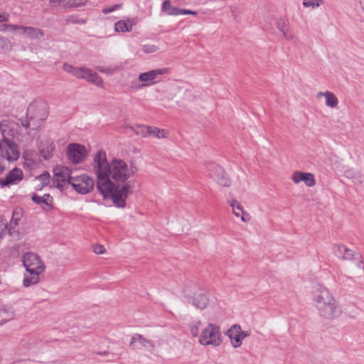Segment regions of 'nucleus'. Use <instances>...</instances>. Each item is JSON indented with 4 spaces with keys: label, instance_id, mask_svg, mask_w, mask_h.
<instances>
[{
    "label": "nucleus",
    "instance_id": "15",
    "mask_svg": "<svg viewBox=\"0 0 364 364\" xmlns=\"http://www.w3.org/2000/svg\"><path fill=\"white\" fill-rule=\"evenodd\" d=\"M23 173L21 168H14L10 171L4 178H0L1 186H10L18 184L22 181Z\"/></svg>",
    "mask_w": 364,
    "mask_h": 364
},
{
    "label": "nucleus",
    "instance_id": "2",
    "mask_svg": "<svg viewBox=\"0 0 364 364\" xmlns=\"http://www.w3.org/2000/svg\"><path fill=\"white\" fill-rule=\"evenodd\" d=\"M22 262L27 274H24L23 285L29 287L40 282V275L46 269V265L42 259L34 252H26L22 256Z\"/></svg>",
    "mask_w": 364,
    "mask_h": 364
},
{
    "label": "nucleus",
    "instance_id": "3",
    "mask_svg": "<svg viewBox=\"0 0 364 364\" xmlns=\"http://www.w3.org/2000/svg\"><path fill=\"white\" fill-rule=\"evenodd\" d=\"M223 342L220 328L218 326L209 323L200 331L198 343L202 346H219Z\"/></svg>",
    "mask_w": 364,
    "mask_h": 364
},
{
    "label": "nucleus",
    "instance_id": "51",
    "mask_svg": "<svg viewBox=\"0 0 364 364\" xmlns=\"http://www.w3.org/2000/svg\"><path fill=\"white\" fill-rule=\"evenodd\" d=\"M0 41H2V42H4V43H5V42H6V40H5L4 38L0 37Z\"/></svg>",
    "mask_w": 364,
    "mask_h": 364
},
{
    "label": "nucleus",
    "instance_id": "23",
    "mask_svg": "<svg viewBox=\"0 0 364 364\" xmlns=\"http://www.w3.org/2000/svg\"><path fill=\"white\" fill-rule=\"evenodd\" d=\"M41 156L46 159H50L55 152V145L51 141H46L43 142L40 148Z\"/></svg>",
    "mask_w": 364,
    "mask_h": 364
},
{
    "label": "nucleus",
    "instance_id": "16",
    "mask_svg": "<svg viewBox=\"0 0 364 364\" xmlns=\"http://www.w3.org/2000/svg\"><path fill=\"white\" fill-rule=\"evenodd\" d=\"M241 326L239 324L232 325L227 331V336L234 348H240L242 345Z\"/></svg>",
    "mask_w": 364,
    "mask_h": 364
},
{
    "label": "nucleus",
    "instance_id": "4",
    "mask_svg": "<svg viewBox=\"0 0 364 364\" xmlns=\"http://www.w3.org/2000/svg\"><path fill=\"white\" fill-rule=\"evenodd\" d=\"M311 295L312 304L316 310L337 300L333 293L328 287L321 284H318L314 287Z\"/></svg>",
    "mask_w": 364,
    "mask_h": 364
},
{
    "label": "nucleus",
    "instance_id": "20",
    "mask_svg": "<svg viewBox=\"0 0 364 364\" xmlns=\"http://www.w3.org/2000/svg\"><path fill=\"white\" fill-rule=\"evenodd\" d=\"M136 23V18H127L126 19L120 20L116 22L114 25V30L118 33L129 32L132 30L133 26Z\"/></svg>",
    "mask_w": 364,
    "mask_h": 364
},
{
    "label": "nucleus",
    "instance_id": "50",
    "mask_svg": "<svg viewBox=\"0 0 364 364\" xmlns=\"http://www.w3.org/2000/svg\"><path fill=\"white\" fill-rule=\"evenodd\" d=\"M9 15L6 14H0V22H4L8 20Z\"/></svg>",
    "mask_w": 364,
    "mask_h": 364
},
{
    "label": "nucleus",
    "instance_id": "17",
    "mask_svg": "<svg viewBox=\"0 0 364 364\" xmlns=\"http://www.w3.org/2000/svg\"><path fill=\"white\" fill-rule=\"evenodd\" d=\"M291 179L295 183L302 181L308 187H312L316 184L314 175L311 173L296 171L293 173Z\"/></svg>",
    "mask_w": 364,
    "mask_h": 364
},
{
    "label": "nucleus",
    "instance_id": "43",
    "mask_svg": "<svg viewBox=\"0 0 364 364\" xmlns=\"http://www.w3.org/2000/svg\"><path fill=\"white\" fill-rule=\"evenodd\" d=\"M121 6H122L121 4H115L114 6H112L105 7V8H104L102 9V13L105 14H107L113 12V11L120 9Z\"/></svg>",
    "mask_w": 364,
    "mask_h": 364
},
{
    "label": "nucleus",
    "instance_id": "19",
    "mask_svg": "<svg viewBox=\"0 0 364 364\" xmlns=\"http://www.w3.org/2000/svg\"><path fill=\"white\" fill-rule=\"evenodd\" d=\"M316 97L320 99L323 97L325 100V105L331 109H336L338 105V99L336 95L331 91L318 92L316 94Z\"/></svg>",
    "mask_w": 364,
    "mask_h": 364
},
{
    "label": "nucleus",
    "instance_id": "5",
    "mask_svg": "<svg viewBox=\"0 0 364 364\" xmlns=\"http://www.w3.org/2000/svg\"><path fill=\"white\" fill-rule=\"evenodd\" d=\"M70 185L76 192L85 195L93 190L95 181L91 176L87 174H81L73 176V178H71Z\"/></svg>",
    "mask_w": 364,
    "mask_h": 364
},
{
    "label": "nucleus",
    "instance_id": "37",
    "mask_svg": "<svg viewBox=\"0 0 364 364\" xmlns=\"http://www.w3.org/2000/svg\"><path fill=\"white\" fill-rule=\"evenodd\" d=\"M143 52L146 54H151L159 50V48L155 44L147 43L142 46Z\"/></svg>",
    "mask_w": 364,
    "mask_h": 364
},
{
    "label": "nucleus",
    "instance_id": "31",
    "mask_svg": "<svg viewBox=\"0 0 364 364\" xmlns=\"http://www.w3.org/2000/svg\"><path fill=\"white\" fill-rule=\"evenodd\" d=\"M168 132L166 129H159L155 127H150L149 136H154L157 139H164L168 136Z\"/></svg>",
    "mask_w": 364,
    "mask_h": 364
},
{
    "label": "nucleus",
    "instance_id": "39",
    "mask_svg": "<svg viewBox=\"0 0 364 364\" xmlns=\"http://www.w3.org/2000/svg\"><path fill=\"white\" fill-rule=\"evenodd\" d=\"M282 33L284 38L287 41H292L295 38V35L294 32L291 31L290 26L284 30Z\"/></svg>",
    "mask_w": 364,
    "mask_h": 364
},
{
    "label": "nucleus",
    "instance_id": "24",
    "mask_svg": "<svg viewBox=\"0 0 364 364\" xmlns=\"http://www.w3.org/2000/svg\"><path fill=\"white\" fill-rule=\"evenodd\" d=\"M208 304V298L205 294L195 295L193 299V305L198 309H204Z\"/></svg>",
    "mask_w": 364,
    "mask_h": 364
},
{
    "label": "nucleus",
    "instance_id": "21",
    "mask_svg": "<svg viewBox=\"0 0 364 364\" xmlns=\"http://www.w3.org/2000/svg\"><path fill=\"white\" fill-rule=\"evenodd\" d=\"M32 200L41 205L45 210H49L52 206L53 198L49 194H45L43 196H37L36 193L32 195Z\"/></svg>",
    "mask_w": 364,
    "mask_h": 364
},
{
    "label": "nucleus",
    "instance_id": "36",
    "mask_svg": "<svg viewBox=\"0 0 364 364\" xmlns=\"http://www.w3.org/2000/svg\"><path fill=\"white\" fill-rule=\"evenodd\" d=\"M322 3V0H304L302 5L305 8L311 7V9H315L319 7Z\"/></svg>",
    "mask_w": 364,
    "mask_h": 364
},
{
    "label": "nucleus",
    "instance_id": "27",
    "mask_svg": "<svg viewBox=\"0 0 364 364\" xmlns=\"http://www.w3.org/2000/svg\"><path fill=\"white\" fill-rule=\"evenodd\" d=\"M43 35L44 33L41 28L27 26L26 36H27L30 39L38 40L43 37Z\"/></svg>",
    "mask_w": 364,
    "mask_h": 364
},
{
    "label": "nucleus",
    "instance_id": "45",
    "mask_svg": "<svg viewBox=\"0 0 364 364\" xmlns=\"http://www.w3.org/2000/svg\"><path fill=\"white\" fill-rule=\"evenodd\" d=\"M197 14L198 13L195 11L188 10V9H180V11H179V15L189 14V15L196 16Z\"/></svg>",
    "mask_w": 364,
    "mask_h": 364
},
{
    "label": "nucleus",
    "instance_id": "46",
    "mask_svg": "<svg viewBox=\"0 0 364 364\" xmlns=\"http://www.w3.org/2000/svg\"><path fill=\"white\" fill-rule=\"evenodd\" d=\"M26 29L27 26H20L18 30L16 31V34L19 36H26Z\"/></svg>",
    "mask_w": 364,
    "mask_h": 364
},
{
    "label": "nucleus",
    "instance_id": "32",
    "mask_svg": "<svg viewBox=\"0 0 364 364\" xmlns=\"http://www.w3.org/2000/svg\"><path fill=\"white\" fill-rule=\"evenodd\" d=\"M96 69L107 75H113L115 73L119 72L121 70V67L119 66H97Z\"/></svg>",
    "mask_w": 364,
    "mask_h": 364
},
{
    "label": "nucleus",
    "instance_id": "8",
    "mask_svg": "<svg viewBox=\"0 0 364 364\" xmlns=\"http://www.w3.org/2000/svg\"><path fill=\"white\" fill-rule=\"evenodd\" d=\"M72 178L73 173L65 166H56L53 169V183L60 189H63L66 184L70 185Z\"/></svg>",
    "mask_w": 364,
    "mask_h": 364
},
{
    "label": "nucleus",
    "instance_id": "47",
    "mask_svg": "<svg viewBox=\"0 0 364 364\" xmlns=\"http://www.w3.org/2000/svg\"><path fill=\"white\" fill-rule=\"evenodd\" d=\"M19 26V25L16 24H9L6 26L8 31L15 32L16 33V31L18 30Z\"/></svg>",
    "mask_w": 364,
    "mask_h": 364
},
{
    "label": "nucleus",
    "instance_id": "28",
    "mask_svg": "<svg viewBox=\"0 0 364 364\" xmlns=\"http://www.w3.org/2000/svg\"><path fill=\"white\" fill-rule=\"evenodd\" d=\"M85 4V2L81 0H68L64 1L60 6L63 10L68 11L73 8L81 7Z\"/></svg>",
    "mask_w": 364,
    "mask_h": 364
},
{
    "label": "nucleus",
    "instance_id": "34",
    "mask_svg": "<svg viewBox=\"0 0 364 364\" xmlns=\"http://www.w3.org/2000/svg\"><path fill=\"white\" fill-rule=\"evenodd\" d=\"M150 127L149 126L145 125H137L135 128L130 127L133 129L137 135H140L143 137H147L149 136L150 133Z\"/></svg>",
    "mask_w": 364,
    "mask_h": 364
},
{
    "label": "nucleus",
    "instance_id": "12",
    "mask_svg": "<svg viewBox=\"0 0 364 364\" xmlns=\"http://www.w3.org/2000/svg\"><path fill=\"white\" fill-rule=\"evenodd\" d=\"M333 252L336 257L344 260H358L359 262L358 267L362 268L361 257L358 253H356L353 250L347 248L346 246L342 245H335L333 246Z\"/></svg>",
    "mask_w": 364,
    "mask_h": 364
},
{
    "label": "nucleus",
    "instance_id": "22",
    "mask_svg": "<svg viewBox=\"0 0 364 364\" xmlns=\"http://www.w3.org/2000/svg\"><path fill=\"white\" fill-rule=\"evenodd\" d=\"M129 346L134 349H140L144 347H153L151 341H147L139 334H135L129 342Z\"/></svg>",
    "mask_w": 364,
    "mask_h": 364
},
{
    "label": "nucleus",
    "instance_id": "14",
    "mask_svg": "<svg viewBox=\"0 0 364 364\" xmlns=\"http://www.w3.org/2000/svg\"><path fill=\"white\" fill-rule=\"evenodd\" d=\"M210 177L218 184L223 187H230L231 181L223 167L215 165L209 170Z\"/></svg>",
    "mask_w": 364,
    "mask_h": 364
},
{
    "label": "nucleus",
    "instance_id": "40",
    "mask_svg": "<svg viewBox=\"0 0 364 364\" xmlns=\"http://www.w3.org/2000/svg\"><path fill=\"white\" fill-rule=\"evenodd\" d=\"M289 26V24L283 18H280L277 21V28L280 32H282Z\"/></svg>",
    "mask_w": 364,
    "mask_h": 364
},
{
    "label": "nucleus",
    "instance_id": "49",
    "mask_svg": "<svg viewBox=\"0 0 364 364\" xmlns=\"http://www.w3.org/2000/svg\"><path fill=\"white\" fill-rule=\"evenodd\" d=\"M65 0H49L53 6H60Z\"/></svg>",
    "mask_w": 364,
    "mask_h": 364
},
{
    "label": "nucleus",
    "instance_id": "18",
    "mask_svg": "<svg viewBox=\"0 0 364 364\" xmlns=\"http://www.w3.org/2000/svg\"><path fill=\"white\" fill-rule=\"evenodd\" d=\"M228 203L232 208V212L236 217H240L245 223L250 221V214L243 209L241 203L237 200L231 198L228 201Z\"/></svg>",
    "mask_w": 364,
    "mask_h": 364
},
{
    "label": "nucleus",
    "instance_id": "9",
    "mask_svg": "<svg viewBox=\"0 0 364 364\" xmlns=\"http://www.w3.org/2000/svg\"><path fill=\"white\" fill-rule=\"evenodd\" d=\"M27 116L30 119L26 127L31 126V122L33 120L43 121L48 116V111L44 103H36L31 105L27 111Z\"/></svg>",
    "mask_w": 364,
    "mask_h": 364
},
{
    "label": "nucleus",
    "instance_id": "41",
    "mask_svg": "<svg viewBox=\"0 0 364 364\" xmlns=\"http://www.w3.org/2000/svg\"><path fill=\"white\" fill-rule=\"evenodd\" d=\"M7 223L0 220V240L2 239L7 232Z\"/></svg>",
    "mask_w": 364,
    "mask_h": 364
},
{
    "label": "nucleus",
    "instance_id": "48",
    "mask_svg": "<svg viewBox=\"0 0 364 364\" xmlns=\"http://www.w3.org/2000/svg\"><path fill=\"white\" fill-rule=\"evenodd\" d=\"M241 335H242V340L245 338H247V337H250L251 336V331L250 330H248V331H242V329L241 328Z\"/></svg>",
    "mask_w": 364,
    "mask_h": 364
},
{
    "label": "nucleus",
    "instance_id": "38",
    "mask_svg": "<svg viewBox=\"0 0 364 364\" xmlns=\"http://www.w3.org/2000/svg\"><path fill=\"white\" fill-rule=\"evenodd\" d=\"M79 67H75L69 63H64L63 65V69L64 71L70 73L73 76L77 77V70Z\"/></svg>",
    "mask_w": 364,
    "mask_h": 364
},
{
    "label": "nucleus",
    "instance_id": "13",
    "mask_svg": "<svg viewBox=\"0 0 364 364\" xmlns=\"http://www.w3.org/2000/svg\"><path fill=\"white\" fill-rule=\"evenodd\" d=\"M77 77L85 80L100 87H103V80L97 73L90 68L84 66L79 67Z\"/></svg>",
    "mask_w": 364,
    "mask_h": 364
},
{
    "label": "nucleus",
    "instance_id": "35",
    "mask_svg": "<svg viewBox=\"0 0 364 364\" xmlns=\"http://www.w3.org/2000/svg\"><path fill=\"white\" fill-rule=\"evenodd\" d=\"M201 326V321H196L190 324L189 328L190 332L193 337H198L200 336V327Z\"/></svg>",
    "mask_w": 364,
    "mask_h": 364
},
{
    "label": "nucleus",
    "instance_id": "26",
    "mask_svg": "<svg viewBox=\"0 0 364 364\" xmlns=\"http://www.w3.org/2000/svg\"><path fill=\"white\" fill-rule=\"evenodd\" d=\"M161 10L168 15L178 16L179 15L180 9L173 6L169 0H165L162 4Z\"/></svg>",
    "mask_w": 364,
    "mask_h": 364
},
{
    "label": "nucleus",
    "instance_id": "29",
    "mask_svg": "<svg viewBox=\"0 0 364 364\" xmlns=\"http://www.w3.org/2000/svg\"><path fill=\"white\" fill-rule=\"evenodd\" d=\"M14 317V313L11 309H0V325L11 321Z\"/></svg>",
    "mask_w": 364,
    "mask_h": 364
},
{
    "label": "nucleus",
    "instance_id": "7",
    "mask_svg": "<svg viewBox=\"0 0 364 364\" xmlns=\"http://www.w3.org/2000/svg\"><path fill=\"white\" fill-rule=\"evenodd\" d=\"M168 73L167 68H157L151 70L145 73H140L139 75V81L141 84L136 85V89H139L144 87H148L154 85L157 81L160 75L166 74Z\"/></svg>",
    "mask_w": 364,
    "mask_h": 364
},
{
    "label": "nucleus",
    "instance_id": "30",
    "mask_svg": "<svg viewBox=\"0 0 364 364\" xmlns=\"http://www.w3.org/2000/svg\"><path fill=\"white\" fill-rule=\"evenodd\" d=\"M23 211L21 208H16L14 210L12 216L10 220V227L11 228L16 226L19 221L23 218Z\"/></svg>",
    "mask_w": 364,
    "mask_h": 364
},
{
    "label": "nucleus",
    "instance_id": "44",
    "mask_svg": "<svg viewBox=\"0 0 364 364\" xmlns=\"http://www.w3.org/2000/svg\"><path fill=\"white\" fill-rule=\"evenodd\" d=\"M93 251L95 254L102 255L105 252V248L102 245L96 244L93 247Z\"/></svg>",
    "mask_w": 364,
    "mask_h": 364
},
{
    "label": "nucleus",
    "instance_id": "25",
    "mask_svg": "<svg viewBox=\"0 0 364 364\" xmlns=\"http://www.w3.org/2000/svg\"><path fill=\"white\" fill-rule=\"evenodd\" d=\"M15 124L9 121H3L0 123V131L4 136V139H8L7 136L14 134V128Z\"/></svg>",
    "mask_w": 364,
    "mask_h": 364
},
{
    "label": "nucleus",
    "instance_id": "6",
    "mask_svg": "<svg viewBox=\"0 0 364 364\" xmlns=\"http://www.w3.org/2000/svg\"><path fill=\"white\" fill-rule=\"evenodd\" d=\"M320 318L326 321H333L342 314V308L338 300L316 310Z\"/></svg>",
    "mask_w": 364,
    "mask_h": 364
},
{
    "label": "nucleus",
    "instance_id": "42",
    "mask_svg": "<svg viewBox=\"0 0 364 364\" xmlns=\"http://www.w3.org/2000/svg\"><path fill=\"white\" fill-rule=\"evenodd\" d=\"M36 179L41 181L43 186L47 185L49 183L50 174L48 173H43Z\"/></svg>",
    "mask_w": 364,
    "mask_h": 364
},
{
    "label": "nucleus",
    "instance_id": "11",
    "mask_svg": "<svg viewBox=\"0 0 364 364\" xmlns=\"http://www.w3.org/2000/svg\"><path fill=\"white\" fill-rule=\"evenodd\" d=\"M0 150L2 156L9 161H16L19 157L17 145L9 139H4L0 142Z\"/></svg>",
    "mask_w": 364,
    "mask_h": 364
},
{
    "label": "nucleus",
    "instance_id": "33",
    "mask_svg": "<svg viewBox=\"0 0 364 364\" xmlns=\"http://www.w3.org/2000/svg\"><path fill=\"white\" fill-rule=\"evenodd\" d=\"M344 175L346 177L353 179L354 182H361L363 178V176L359 171L352 168L346 170Z\"/></svg>",
    "mask_w": 364,
    "mask_h": 364
},
{
    "label": "nucleus",
    "instance_id": "10",
    "mask_svg": "<svg viewBox=\"0 0 364 364\" xmlns=\"http://www.w3.org/2000/svg\"><path fill=\"white\" fill-rule=\"evenodd\" d=\"M66 154L70 162L77 164L85 159L87 151L85 146L79 144H70L67 147Z\"/></svg>",
    "mask_w": 364,
    "mask_h": 364
},
{
    "label": "nucleus",
    "instance_id": "1",
    "mask_svg": "<svg viewBox=\"0 0 364 364\" xmlns=\"http://www.w3.org/2000/svg\"><path fill=\"white\" fill-rule=\"evenodd\" d=\"M92 167L97 178V188L103 198L112 199L118 208H124L128 193L132 188L127 181L138 171L137 167L117 158L108 161L105 151L102 150L95 154Z\"/></svg>",
    "mask_w": 364,
    "mask_h": 364
}]
</instances>
